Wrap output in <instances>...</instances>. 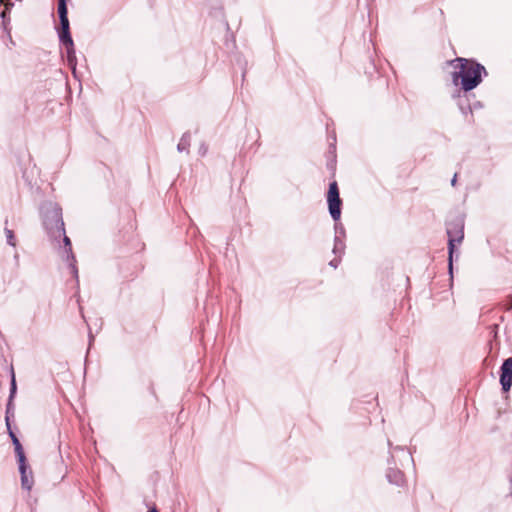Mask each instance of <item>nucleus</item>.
<instances>
[{
    "label": "nucleus",
    "instance_id": "nucleus-1",
    "mask_svg": "<svg viewBox=\"0 0 512 512\" xmlns=\"http://www.w3.org/2000/svg\"><path fill=\"white\" fill-rule=\"evenodd\" d=\"M450 64L455 68L452 73L453 84L460 83L461 88L466 92L476 88L482 81V74H487L485 67L474 60L458 57Z\"/></svg>",
    "mask_w": 512,
    "mask_h": 512
},
{
    "label": "nucleus",
    "instance_id": "nucleus-2",
    "mask_svg": "<svg viewBox=\"0 0 512 512\" xmlns=\"http://www.w3.org/2000/svg\"><path fill=\"white\" fill-rule=\"evenodd\" d=\"M41 214L48 236L52 241L59 243L64 226L61 207L56 203H45L41 207Z\"/></svg>",
    "mask_w": 512,
    "mask_h": 512
},
{
    "label": "nucleus",
    "instance_id": "nucleus-3",
    "mask_svg": "<svg viewBox=\"0 0 512 512\" xmlns=\"http://www.w3.org/2000/svg\"><path fill=\"white\" fill-rule=\"evenodd\" d=\"M447 235H448L449 272L452 273L455 243L460 244L464 239V221H463V219L458 218L455 221L448 223Z\"/></svg>",
    "mask_w": 512,
    "mask_h": 512
},
{
    "label": "nucleus",
    "instance_id": "nucleus-4",
    "mask_svg": "<svg viewBox=\"0 0 512 512\" xmlns=\"http://www.w3.org/2000/svg\"><path fill=\"white\" fill-rule=\"evenodd\" d=\"M59 40L66 48L67 63L69 65V67L72 69L73 73H75L77 60H76V54H75V49H74V42H73L70 32H68V38L64 37L63 33H59Z\"/></svg>",
    "mask_w": 512,
    "mask_h": 512
},
{
    "label": "nucleus",
    "instance_id": "nucleus-5",
    "mask_svg": "<svg viewBox=\"0 0 512 512\" xmlns=\"http://www.w3.org/2000/svg\"><path fill=\"white\" fill-rule=\"evenodd\" d=\"M500 383L502 389L508 392L512 386V357L504 360L501 366Z\"/></svg>",
    "mask_w": 512,
    "mask_h": 512
},
{
    "label": "nucleus",
    "instance_id": "nucleus-6",
    "mask_svg": "<svg viewBox=\"0 0 512 512\" xmlns=\"http://www.w3.org/2000/svg\"><path fill=\"white\" fill-rule=\"evenodd\" d=\"M58 15L60 19L61 29L59 33H63V36L68 38V32H70L67 0H58Z\"/></svg>",
    "mask_w": 512,
    "mask_h": 512
},
{
    "label": "nucleus",
    "instance_id": "nucleus-7",
    "mask_svg": "<svg viewBox=\"0 0 512 512\" xmlns=\"http://www.w3.org/2000/svg\"><path fill=\"white\" fill-rule=\"evenodd\" d=\"M329 213L333 220L337 221L341 216L342 200L340 194H327Z\"/></svg>",
    "mask_w": 512,
    "mask_h": 512
},
{
    "label": "nucleus",
    "instance_id": "nucleus-8",
    "mask_svg": "<svg viewBox=\"0 0 512 512\" xmlns=\"http://www.w3.org/2000/svg\"><path fill=\"white\" fill-rule=\"evenodd\" d=\"M343 236H344L343 227H338L336 225V236H335L334 247H333V253L335 255H341L344 252L345 244L342 239Z\"/></svg>",
    "mask_w": 512,
    "mask_h": 512
},
{
    "label": "nucleus",
    "instance_id": "nucleus-9",
    "mask_svg": "<svg viewBox=\"0 0 512 512\" xmlns=\"http://www.w3.org/2000/svg\"><path fill=\"white\" fill-rule=\"evenodd\" d=\"M386 477L390 483L397 486H401L404 482L403 473L398 469H389Z\"/></svg>",
    "mask_w": 512,
    "mask_h": 512
},
{
    "label": "nucleus",
    "instance_id": "nucleus-10",
    "mask_svg": "<svg viewBox=\"0 0 512 512\" xmlns=\"http://www.w3.org/2000/svg\"><path fill=\"white\" fill-rule=\"evenodd\" d=\"M27 464H20L19 471L21 474V486L23 489L30 490L32 488L33 481L29 478L27 473Z\"/></svg>",
    "mask_w": 512,
    "mask_h": 512
},
{
    "label": "nucleus",
    "instance_id": "nucleus-11",
    "mask_svg": "<svg viewBox=\"0 0 512 512\" xmlns=\"http://www.w3.org/2000/svg\"><path fill=\"white\" fill-rule=\"evenodd\" d=\"M190 142H191V135L189 132H186L182 135L178 145H177V150L179 152H184V151H187L188 152V148L190 146Z\"/></svg>",
    "mask_w": 512,
    "mask_h": 512
},
{
    "label": "nucleus",
    "instance_id": "nucleus-12",
    "mask_svg": "<svg viewBox=\"0 0 512 512\" xmlns=\"http://www.w3.org/2000/svg\"><path fill=\"white\" fill-rule=\"evenodd\" d=\"M64 242V246H65V253L67 254V260L71 259V260H74L75 257L72 253V247H71V240L70 238L65 234V228L63 227V234L61 236V238Z\"/></svg>",
    "mask_w": 512,
    "mask_h": 512
},
{
    "label": "nucleus",
    "instance_id": "nucleus-13",
    "mask_svg": "<svg viewBox=\"0 0 512 512\" xmlns=\"http://www.w3.org/2000/svg\"><path fill=\"white\" fill-rule=\"evenodd\" d=\"M17 391V385H16V379L13 368H11V383H10V395H9V402L7 404V410H9L12 400L16 394Z\"/></svg>",
    "mask_w": 512,
    "mask_h": 512
},
{
    "label": "nucleus",
    "instance_id": "nucleus-14",
    "mask_svg": "<svg viewBox=\"0 0 512 512\" xmlns=\"http://www.w3.org/2000/svg\"><path fill=\"white\" fill-rule=\"evenodd\" d=\"M328 157L330 158L328 160V167L329 169L333 170L335 168V163H336V147L334 144H331L330 145V149H329V152H328Z\"/></svg>",
    "mask_w": 512,
    "mask_h": 512
},
{
    "label": "nucleus",
    "instance_id": "nucleus-15",
    "mask_svg": "<svg viewBox=\"0 0 512 512\" xmlns=\"http://www.w3.org/2000/svg\"><path fill=\"white\" fill-rule=\"evenodd\" d=\"M14 448H15V453H16L17 458H18L19 465L20 464H25L26 463V457H25V454H24V451H23L21 443L17 442L14 445Z\"/></svg>",
    "mask_w": 512,
    "mask_h": 512
},
{
    "label": "nucleus",
    "instance_id": "nucleus-16",
    "mask_svg": "<svg viewBox=\"0 0 512 512\" xmlns=\"http://www.w3.org/2000/svg\"><path fill=\"white\" fill-rule=\"evenodd\" d=\"M0 5H4L5 8L0 11V17L5 20L10 8L13 6V3L10 0H0Z\"/></svg>",
    "mask_w": 512,
    "mask_h": 512
},
{
    "label": "nucleus",
    "instance_id": "nucleus-17",
    "mask_svg": "<svg viewBox=\"0 0 512 512\" xmlns=\"http://www.w3.org/2000/svg\"><path fill=\"white\" fill-rule=\"evenodd\" d=\"M4 232H5V235H6L7 243L10 246L15 247L16 246V239H15V236H14V232L11 229H8V228H5Z\"/></svg>",
    "mask_w": 512,
    "mask_h": 512
},
{
    "label": "nucleus",
    "instance_id": "nucleus-18",
    "mask_svg": "<svg viewBox=\"0 0 512 512\" xmlns=\"http://www.w3.org/2000/svg\"><path fill=\"white\" fill-rule=\"evenodd\" d=\"M6 424H7V428H8V431H9V436L13 442V445H15L17 442H20L19 439L17 438V436L14 434V432L11 430V427H10V424H9V421H8V417L6 418Z\"/></svg>",
    "mask_w": 512,
    "mask_h": 512
},
{
    "label": "nucleus",
    "instance_id": "nucleus-19",
    "mask_svg": "<svg viewBox=\"0 0 512 512\" xmlns=\"http://www.w3.org/2000/svg\"><path fill=\"white\" fill-rule=\"evenodd\" d=\"M208 152V147L205 143H201L200 146H199V149H198V153L201 155V156H205Z\"/></svg>",
    "mask_w": 512,
    "mask_h": 512
},
{
    "label": "nucleus",
    "instance_id": "nucleus-20",
    "mask_svg": "<svg viewBox=\"0 0 512 512\" xmlns=\"http://www.w3.org/2000/svg\"><path fill=\"white\" fill-rule=\"evenodd\" d=\"M327 192H339L338 190V184L336 181H333L329 184V188Z\"/></svg>",
    "mask_w": 512,
    "mask_h": 512
},
{
    "label": "nucleus",
    "instance_id": "nucleus-21",
    "mask_svg": "<svg viewBox=\"0 0 512 512\" xmlns=\"http://www.w3.org/2000/svg\"><path fill=\"white\" fill-rule=\"evenodd\" d=\"M509 302L506 304V310H512V295L509 296Z\"/></svg>",
    "mask_w": 512,
    "mask_h": 512
},
{
    "label": "nucleus",
    "instance_id": "nucleus-22",
    "mask_svg": "<svg viewBox=\"0 0 512 512\" xmlns=\"http://www.w3.org/2000/svg\"><path fill=\"white\" fill-rule=\"evenodd\" d=\"M339 264V261L337 259H333L330 261L329 265L336 268Z\"/></svg>",
    "mask_w": 512,
    "mask_h": 512
},
{
    "label": "nucleus",
    "instance_id": "nucleus-23",
    "mask_svg": "<svg viewBox=\"0 0 512 512\" xmlns=\"http://www.w3.org/2000/svg\"><path fill=\"white\" fill-rule=\"evenodd\" d=\"M70 266H71L73 274L75 275V277H77V268L75 267V265L73 263H71Z\"/></svg>",
    "mask_w": 512,
    "mask_h": 512
},
{
    "label": "nucleus",
    "instance_id": "nucleus-24",
    "mask_svg": "<svg viewBox=\"0 0 512 512\" xmlns=\"http://www.w3.org/2000/svg\"><path fill=\"white\" fill-rule=\"evenodd\" d=\"M14 260L16 262V265H18L19 264V254L18 253L14 254Z\"/></svg>",
    "mask_w": 512,
    "mask_h": 512
},
{
    "label": "nucleus",
    "instance_id": "nucleus-25",
    "mask_svg": "<svg viewBox=\"0 0 512 512\" xmlns=\"http://www.w3.org/2000/svg\"><path fill=\"white\" fill-rule=\"evenodd\" d=\"M148 512H159L156 507L149 508Z\"/></svg>",
    "mask_w": 512,
    "mask_h": 512
},
{
    "label": "nucleus",
    "instance_id": "nucleus-26",
    "mask_svg": "<svg viewBox=\"0 0 512 512\" xmlns=\"http://www.w3.org/2000/svg\"><path fill=\"white\" fill-rule=\"evenodd\" d=\"M456 176H457V175L455 174V175H454V177H453V179H452V181H451V182H452V185H454V183L456 182Z\"/></svg>",
    "mask_w": 512,
    "mask_h": 512
}]
</instances>
